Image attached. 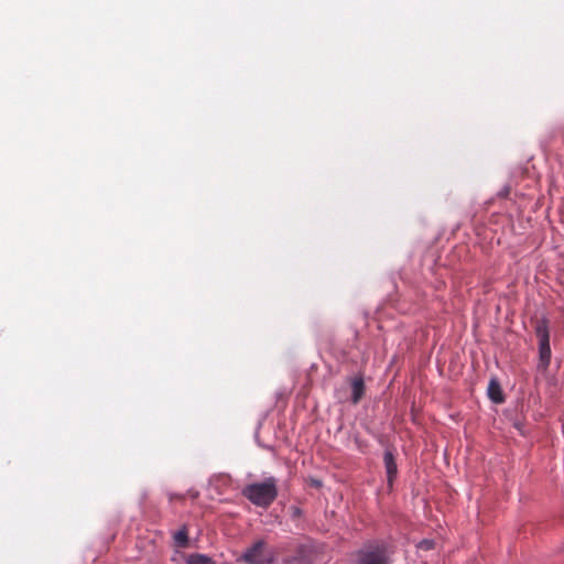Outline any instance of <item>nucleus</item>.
<instances>
[{
    "instance_id": "1",
    "label": "nucleus",
    "mask_w": 564,
    "mask_h": 564,
    "mask_svg": "<svg viewBox=\"0 0 564 564\" xmlns=\"http://www.w3.org/2000/svg\"><path fill=\"white\" fill-rule=\"evenodd\" d=\"M241 494L252 505L267 509L278 497V480L274 477H267L261 482L247 485Z\"/></svg>"
},
{
    "instance_id": "2",
    "label": "nucleus",
    "mask_w": 564,
    "mask_h": 564,
    "mask_svg": "<svg viewBox=\"0 0 564 564\" xmlns=\"http://www.w3.org/2000/svg\"><path fill=\"white\" fill-rule=\"evenodd\" d=\"M534 332L539 339L538 370L545 372L550 366L552 356L550 347L549 321L546 318L539 319L535 324Z\"/></svg>"
},
{
    "instance_id": "3",
    "label": "nucleus",
    "mask_w": 564,
    "mask_h": 564,
    "mask_svg": "<svg viewBox=\"0 0 564 564\" xmlns=\"http://www.w3.org/2000/svg\"><path fill=\"white\" fill-rule=\"evenodd\" d=\"M274 554L263 540L254 542L237 558L241 564H271Z\"/></svg>"
},
{
    "instance_id": "4",
    "label": "nucleus",
    "mask_w": 564,
    "mask_h": 564,
    "mask_svg": "<svg viewBox=\"0 0 564 564\" xmlns=\"http://www.w3.org/2000/svg\"><path fill=\"white\" fill-rule=\"evenodd\" d=\"M383 463H384L386 473H387L388 486L391 488L393 485V481L398 475V466H397V462H395V456L390 448L386 449V452H384Z\"/></svg>"
},
{
    "instance_id": "5",
    "label": "nucleus",
    "mask_w": 564,
    "mask_h": 564,
    "mask_svg": "<svg viewBox=\"0 0 564 564\" xmlns=\"http://www.w3.org/2000/svg\"><path fill=\"white\" fill-rule=\"evenodd\" d=\"M487 391H488V397L492 402H495L497 404L505 402V395H503L502 389L500 387V383L496 379H491L489 381Z\"/></svg>"
},
{
    "instance_id": "6",
    "label": "nucleus",
    "mask_w": 564,
    "mask_h": 564,
    "mask_svg": "<svg viewBox=\"0 0 564 564\" xmlns=\"http://www.w3.org/2000/svg\"><path fill=\"white\" fill-rule=\"evenodd\" d=\"M351 390H352L351 402L354 404H357L362 399V397L365 394V382L361 377H355L351 380Z\"/></svg>"
},
{
    "instance_id": "7",
    "label": "nucleus",
    "mask_w": 564,
    "mask_h": 564,
    "mask_svg": "<svg viewBox=\"0 0 564 564\" xmlns=\"http://www.w3.org/2000/svg\"><path fill=\"white\" fill-rule=\"evenodd\" d=\"M359 564H386V561L380 554L369 552L361 557Z\"/></svg>"
},
{
    "instance_id": "8",
    "label": "nucleus",
    "mask_w": 564,
    "mask_h": 564,
    "mask_svg": "<svg viewBox=\"0 0 564 564\" xmlns=\"http://www.w3.org/2000/svg\"><path fill=\"white\" fill-rule=\"evenodd\" d=\"M187 564H216L210 557L203 554H192L188 556Z\"/></svg>"
},
{
    "instance_id": "9",
    "label": "nucleus",
    "mask_w": 564,
    "mask_h": 564,
    "mask_svg": "<svg viewBox=\"0 0 564 564\" xmlns=\"http://www.w3.org/2000/svg\"><path fill=\"white\" fill-rule=\"evenodd\" d=\"M174 540H175V543L178 545V546H186L187 545V542H188V534H187V530L185 528L178 530L175 534H174Z\"/></svg>"
},
{
    "instance_id": "10",
    "label": "nucleus",
    "mask_w": 564,
    "mask_h": 564,
    "mask_svg": "<svg viewBox=\"0 0 564 564\" xmlns=\"http://www.w3.org/2000/svg\"><path fill=\"white\" fill-rule=\"evenodd\" d=\"M433 546H434V542L431 540H423L420 543V547L424 549V550H431V549H433Z\"/></svg>"
}]
</instances>
